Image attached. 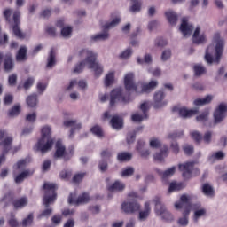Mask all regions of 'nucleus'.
Here are the masks:
<instances>
[{
    "label": "nucleus",
    "instance_id": "1",
    "mask_svg": "<svg viewBox=\"0 0 227 227\" xmlns=\"http://www.w3.org/2000/svg\"><path fill=\"white\" fill-rule=\"evenodd\" d=\"M79 56L80 58H85V59L74 67L73 70L74 74H81L84 70V66L87 65L88 68L93 70L95 77H100L102 75L104 67L97 62V53L83 49L79 52Z\"/></svg>",
    "mask_w": 227,
    "mask_h": 227
},
{
    "label": "nucleus",
    "instance_id": "2",
    "mask_svg": "<svg viewBox=\"0 0 227 227\" xmlns=\"http://www.w3.org/2000/svg\"><path fill=\"white\" fill-rule=\"evenodd\" d=\"M214 40L216 43L215 47L214 44L209 45L205 54V59L209 65L219 63L221 61V56H223V51H224V40L221 39L219 33L215 35Z\"/></svg>",
    "mask_w": 227,
    "mask_h": 227
},
{
    "label": "nucleus",
    "instance_id": "3",
    "mask_svg": "<svg viewBox=\"0 0 227 227\" xmlns=\"http://www.w3.org/2000/svg\"><path fill=\"white\" fill-rule=\"evenodd\" d=\"M41 138L38 140L37 144L35 146V152H41L43 153H47L49 150H52V146L54 145V139L51 137V129L49 126H44L41 131Z\"/></svg>",
    "mask_w": 227,
    "mask_h": 227
},
{
    "label": "nucleus",
    "instance_id": "4",
    "mask_svg": "<svg viewBox=\"0 0 227 227\" xmlns=\"http://www.w3.org/2000/svg\"><path fill=\"white\" fill-rule=\"evenodd\" d=\"M12 19L14 25L12 26V31L14 36L17 38H20V40H24L26 38V34L22 33L20 30V12L13 11L12 9H5L3 12V17L5 19V21L7 24H12Z\"/></svg>",
    "mask_w": 227,
    "mask_h": 227
},
{
    "label": "nucleus",
    "instance_id": "5",
    "mask_svg": "<svg viewBox=\"0 0 227 227\" xmlns=\"http://www.w3.org/2000/svg\"><path fill=\"white\" fill-rule=\"evenodd\" d=\"M192 200V197L191 195L183 194L180 197V201L176 202L175 204V208H176V210H180L182 208L184 210L183 212V217L178 220V224L181 226H187V224H189V215L191 214V208L192 207L191 204Z\"/></svg>",
    "mask_w": 227,
    "mask_h": 227
},
{
    "label": "nucleus",
    "instance_id": "6",
    "mask_svg": "<svg viewBox=\"0 0 227 227\" xmlns=\"http://www.w3.org/2000/svg\"><path fill=\"white\" fill-rule=\"evenodd\" d=\"M13 145V137L8 136L4 129H0V147L2 148V155L0 156V166L6 160V153L12 150Z\"/></svg>",
    "mask_w": 227,
    "mask_h": 227
},
{
    "label": "nucleus",
    "instance_id": "7",
    "mask_svg": "<svg viewBox=\"0 0 227 227\" xmlns=\"http://www.w3.org/2000/svg\"><path fill=\"white\" fill-rule=\"evenodd\" d=\"M43 189L45 191V195L43 197L44 207L49 208V205H51L58 196L56 193L58 185L54 183H44Z\"/></svg>",
    "mask_w": 227,
    "mask_h": 227
},
{
    "label": "nucleus",
    "instance_id": "8",
    "mask_svg": "<svg viewBox=\"0 0 227 227\" xmlns=\"http://www.w3.org/2000/svg\"><path fill=\"white\" fill-rule=\"evenodd\" d=\"M132 99L130 98V94H123V90L117 88L114 89L110 92V106H115L118 102H121L122 104H129Z\"/></svg>",
    "mask_w": 227,
    "mask_h": 227
},
{
    "label": "nucleus",
    "instance_id": "9",
    "mask_svg": "<svg viewBox=\"0 0 227 227\" xmlns=\"http://www.w3.org/2000/svg\"><path fill=\"white\" fill-rule=\"evenodd\" d=\"M74 157V150L67 152V147L63 145L61 140H58L55 144V153L53 154V159H63L65 162L70 160Z\"/></svg>",
    "mask_w": 227,
    "mask_h": 227
},
{
    "label": "nucleus",
    "instance_id": "10",
    "mask_svg": "<svg viewBox=\"0 0 227 227\" xmlns=\"http://www.w3.org/2000/svg\"><path fill=\"white\" fill-rule=\"evenodd\" d=\"M190 136L197 145H200L202 141H204L206 145L212 143V131H207L204 136L199 131H192L190 133Z\"/></svg>",
    "mask_w": 227,
    "mask_h": 227
},
{
    "label": "nucleus",
    "instance_id": "11",
    "mask_svg": "<svg viewBox=\"0 0 227 227\" xmlns=\"http://www.w3.org/2000/svg\"><path fill=\"white\" fill-rule=\"evenodd\" d=\"M155 214L157 215H161L162 219L167 223L173 221V215L166 210V207L162 205L160 200H156L155 202Z\"/></svg>",
    "mask_w": 227,
    "mask_h": 227
},
{
    "label": "nucleus",
    "instance_id": "12",
    "mask_svg": "<svg viewBox=\"0 0 227 227\" xmlns=\"http://www.w3.org/2000/svg\"><path fill=\"white\" fill-rule=\"evenodd\" d=\"M74 198L75 194L70 193L68 197L69 205H86V203H90V200H91L90 193L88 192L82 193L76 200Z\"/></svg>",
    "mask_w": 227,
    "mask_h": 227
},
{
    "label": "nucleus",
    "instance_id": "13",
    "mask_svg": "<svg viewBox=\"0 0 227 227\" xmlns=\"http://www.w3.org/2000/svg\"><path fill=\"white\" fill-rule=\"evenodd\" d=\"M121 209L125 214H134V212H139L141 206L136 200L125 201L121 204Z\"/></svg>",
    "mask_w": 227,
    "mask_h": 227
},
{
    "label": "nucleus",
    "instance_id": "14",
    "mask_svg": "<svg viewBox=\"0 0 227 227\" xmlns=\"http://www.w3.org/2000/svg\"><path fill=\"white\" fill-rule=\"evenodd\" d=\"M227 116V105L221 103L214 112L215 123H221Z\"/></svg>",
    "mask_w": 227,
    "mask_h": 227
},
{
    "label": "nucleus",
    "instance_id": "15",
    "mask_svg": "<svg viewBox=\"0 0 227 227\" xmlns=\"http://www.w3.org/2000/svg\"><path fill=\"white\" fill-rule=\"evenodd\" d=\"M164 98H166V93H164L162 90H160L154 94L153 103L154 109H160V107H165V106H168V100H164Z\"/></svg>",
    "mask_w": 227,
    "mask_h": 227
},
{
    "label": "nucleus",
    "instance_id": "16",
    "mask_svg": "<svg viewBox=\"0 0 227 227\" xmlns=\"http://www.w3.org/2000/svg\"><path fill=\"white\" fill-rule=\"evenodd\" d=\"M194 168V162H185L178 165V169L181 171L183 178L189 180L192 176V169Z\"/></svg>",
    "mask_w": 227,
    "mask_h": 227
},
{
    "label": "nucleus",
    "instance_id": "17",
    "mask_svg": "<svg viewBox=\"0 0 227 227\" xmlns=\"http://www.w3.org/2000/svg\"><path fill=\"white\" fill-rule=\"evenodd\" d=\"M124 86L126 91H134L137 93V84L134 82V74L128 73L124 77Z\"/></svg>",
    "mask_w": 227,
    "mask_h": 227
},
{
    "label": "nucleus",
    "instance_id": "18",
    "mask_svg": "<svg viewBox=\"0 0 227 227\" xmlns=\"http://www.w3.org/2000/svg\"><path fill=\"white\" fill-rule=\"evenodd\" d=\"M188 22H189V20H187V18H183L182 19V23H181V26H180V31L184 35V36L191 35L192 33V29H194L192 25H189Z\"/></svg>",
    "mask_w": 227,
    "mask_h": 227
},
{
    "label": "nucleus",
    "instance_id": "19",
    "mask_svg": "<svg viewBox=\"0 0 227 227\" xmlns=\"http://www.w3.org/2000/svg\"><path fill=\"white\" fill-rule=\"evenodd\" d=\"M173 113L178 111L179 116L182 118H191L194 114H198V110H187L185 107L178 108L176 106L173 107Z\"/></svg>",
    "mask_w": 227,
    "mask_h": 227
},
{
    "label": "nucleus",
    "instance_id": "20",
    "mask_svg": "<svg viewBox=\"0 0 227 227\" xmlns=\"http://www.w3.org/2000/svg\"><path fill=\"white\" fill-rule=\"evenodd\" d=\"M64 126L71 127L70 135H69L70 137H72V136H74L75 130H81V129L82 128V125L81 123L77 122V121H75V120L65 121Z\"/></svg>",
    "mask_w": 227,
    "mask_h": 227
},
{
    "label": "nucleus",
    "instance_id": "21",
    "mask_svg": "<svg viewBox=\"0 0 227 227\" xmlns=\"http://www.w3.org/2000/svg\"><path fill=\"white\" fill-rule=\"evenodd\" d=\"M27 203H28L27 197H21L19 199H15L12 202L14 210H21V208L27 207Z\"/></svg>",
    "mask_w": 227,
    "mask_h": 227
},
{
    "label": "nucleus",
    "instance_id": "22",
    "mask_svg": "<svg viewBox=\"0 0 227 227\" xmlns=\"http://www.w3.org/2000/svg\"><path fill=\"white\" fill-rule=\"evenodd\" d=\"M169 155V149L168 148V145H163V148L160 150V153H156L153 156L154 160H157L158 162H162L166 157Z\"/></svg>",
    "mask_w": 227,
    "mask_h": 227
},
{
    "label": "nucleus",
    "instance_id": "23",
    "mask_svg": "<svg viewBox=\"0 0 227 227\" xmlns=\"http://www.w3.org/2000/svg\"><path fill=\"white\" fill-rule=\"evenodd\" d=\"M33 171L27 169L14 176L15 184H22L26 178L32 176Z\"/></svg>",
    "mask_w": 227,
    "mask_h": 227
},
{
    "label": "nucleus",
    "instance_id": "24",
    "mask_svg": "<svg viewBox=\"0 0 227 227\" xmlns=\"http://www.w3.org/2000/svg\"><path fill=\"white\" fill-rule=\"evenodd\" d=\"M15 67L13 64V59H12V53H7L4 56V68L5 72H12V69Z\"/></svg>",
    "mask_w": 227,
    "mask_h": 227
},
{
    "label": "nucleus",
    "instance_id": "25",
    "mask_svg": "<svg viewBox=\"0 0 227 227\" xmlns=\"http://www.w3.org/2000/svg\"><path fill=\"white\" fill-rule=\"evenodd\" d=\"M110 125H112L113 129L121 130V129H123V119L118 115H114L110 121Z\"/></svg>",
    "mask_w": 227,
    "mask_h": 227
},
{
    "label": "nucleus",
    "instance_id": "26",
    "mask_svg": "<svg viewBox=\"0 0 227 227\" xmlns=\"http://www.w3.org/2000/svg\"><path fill=\"white\" fill-rule=\"evenodd\" d=\"M200 27H197L194 33H193V43H197L198 45H200V43H204L206 38H205V35H201L200 36Z\"/></svg>",
    "mask_w": 227,
    "mask_h": 227
},
{
    "label": "nucleus",
    "instance_id": "27",
    "mask_svg": "<svg viewBox=\"0 0 227 227\" xmlns=\"http://www.w3.org/2000/svg\"><path fill=\"white\" fill-rule=\"evenodd\" d=\"M26 59H27V48L21 46L16 54V61H26Z\"/></svg>",
    "mask_w": 227,
    "mask_h": 227
},
{
    "label": "nucleus",
    "instance_id": "28",
    "mask_svg": "<svg viewBox=\"0 0 227 227\" xmlns=\"http://www.w3.org/2000/svg\"><path fill=\"white\" fill-rule=\"evenodd\" d=\"M167 20H168L171 26H176V22L178 21V15L173 11H168L165 12Z\"/></svg>",
    "mask_w": 227,
    "mask_h": 227
},
{
    "label": "nucleus",
    "instance_id": "29",
    "mask_svg": "<svg viewBox=\"0 0 227 227\" xmlns=\"http://www.w3.org/2000/svg\"><path fill=\"white\" fill-rule=\"evenodd\" d=\"M125 189V184L120 182V181H115L112 185L108 187V191L110 192H114L116 191L117 192H120Z\"/></svg>",
    "mask_w": 227,
    "mask_h": 227
},
{
    "label": "nucleus",
    "instance_id": "30",
    "mask_svg": "<svg viewBox=\"0 0 227 227\" xmlns=\"http://www.w3.org/2000/svg\"><path fill=\"white\" fill-rule=\"evenodd\" d=\"M214 97L212 95H207L204 98H197L194 100V106H207L212 102Z\"/></svg>",
    "mask_w": 227,
    "mask_h": 227
},
{
    "label": "nucleus",
    "instance_id": "31",
    "mask_svg": "<svg viewBox=\"0 0 227 227\" xmlns=\"http://www.w3.org/2000/svg\"><path fill=\"white\" fill-rule=\"evenodd\" d=\"M143 146H145V141L138 140L137 145V150L139 152L141 157H148L150 155V150H143Z\"/></svg>",
    "mask_w": 227,
    "mask_h": 227
},
{
    "label": "nucleus",
    "instance_id": "32",
    "mask_svg": "<svg viewBox=\"0 0 227 227\" xmlns=\"http://www.w3.org/2000/svg\"><path fill=\"white\" fill-rule=\"evenodd\" d=\"M150 210H151L150 203L149 202H145V210L139 212L138 219L140 221H145L148 217V215H150Z\"/></svg>",
    "mask_w": 227,
    "mask_h": 227
},
{
    "label": "nucleus",
    "instance_id": "33",
    "mask_svg": "<svg viewBox=\"0 0 227 227\" xmlns=\"http://www.w3.org/2000/svg\"><path fill=\"white\" fill-rule=\"evenodd\" d=\"M27 104L28 107H36L38 104V95L31 94L27 98Z\"/></svg>",
    "mask_w": 227,
    "mask_h": 227
},
{
    "label": "nucleus",
    "instance_id": "34",
    "mask_svg": "<svg viewBox=\"0 0 227 227\" xmlns=\"http://www.w3.org/2000/svg\"><path fill=\"white\" fill-rule=\"evenodd\" d=\"M132 159V154L127 152L119 153L117 155V160L119 162H129Z\"/></svg>",
    "mask_w": 227,
    "mask_h": 227
},
{
    "label": "nucleus",
    "instance_id": "35",
    "mask_svg": "<svg viewBox=\"0 0 227 227\" xmlns=\"http://www.w3.org/2000/svg\"><path fill=\"white\" fill-rule=\"evenodd\" d=\"M56 65V52L54 49H51L48 57V63L46 65L47 68H52Z\"/></svg>",
    "mask_w": 227,
    "mask_h": 227
},
{
    "label": "nucleus",
    "instance_id": "36",
    "mask_svg": "<svg viewBox=\"0 0 227 227\" xmlns=\"http://www.w3.org/2000/svg\"><path fill=\"white\" fill-rule=\"evenodd\" d=\"M202 192L205 194V196H214L215 194V192H214V188L208 184V183H206L202 185Z\"/></svg>",
    "mask_w": 227,
    "mask_h": 227
},
{
    "label": "nucleus",
    "instance_id": "37",
    "mask_svg": "<svg viewBox=\"0 0 227 227\" xmlns=\"http://www.w3.org/2000/svg\"><path fill=\"white\" fill-rule=\"evenodd\" d=\"M176 171V167H172L170 168H168L165 171L158 170V173L159 175H160V176H162V178H168V176H173Z\"/></svg>",
    "mask_w": 227,
    "mask_h": 227
},
{
    "label": "nucleus",
    "instance_id": "38",
    "mask_svg": "<svg viewBox=\"0 0 227 227\" xmlns=\"http://www.w3.org/2000/svg\"><path fill=\"white\" fill-rule=\"evenodd\" d=\"M158 82L157 81H151L149 83L142 86V93H148L152 91L156 86Z\"/></svg>",
    "mask_w": 227,
    "mask_h": 227
},
{
    "label": "nucleus",
    "instance_id": "39",
    "mask_svg": "<svg viewBox=\"0 0 227 227\" xmlns=\"http://www.w3.org/2000/svg\"><path fill=\"white\" fill-rule=\"evenodd\" d=\"M184 183H171L169 184L168 192H173V191H182V189H184Z\"/></svg>",
    "mask_w": 227,
    "mask_h": 227
},
{
    "label": "nucleus",
    "instance_id": "40",
    "mask_svg": "<svg viewBox=\"0 0 227 227\" xmlns=\"http://www.w3.org/2000/svg\"><path fill=\"white\" fill-rule=\"evenodd\" d=\"M112 84H114V72L108 73L105 78V86L109 87Z\"/></svg>",
    "mask_w": 227,
    "mask_h": 227
},
{
    "label": "nucleus",
    "instance_id": "41",
    "mask_svg": "<svg viewBox=\"0 0 227 227\" xmlns=\"http://www.w3.org/2000/svg\"><path fill=\"white\" fill-rule=\"evenodd\" d=\"M90 132L94 134V136H97L98 137H104V131H102V128L98 125H95L90 129Z\"/></svg>",
    "mask_w": 227,
    "mask_h": 227
},
{
    "label": "nucleus",
    "instance_id": "42",
    "mask_svg": "<svg viewBox=\"0 0 227 227\" xmlns=\"http://www.w3.org/2000/svg\"><path fill=\"white\" fill-rule=\"evenodd\" d=\"M84 176H86V172L75 174L72 179L73 184H81L84 180Z\"/></svg>",
    "mask_w": 227,
    "mask_h": 227
},
{
    "label": "nucleus",
    "instance_id": "43",
    "mask_svg": "<svg viewBox=\"0 0 227 227\" xmlns=\"http://www.w3.org/2000/svg\"><path fill=\"white\" fill-rule=\"evenodd\" d=\"M10 227H19V221L15 217V214L11 213L10 218L7 221Z\"/></svg>",
    "mask_w": 227,
    "mask_h": 227
},
{
    "label": "nucleus",
    "instance_id": "44",
    "mask_svg": "<svg viewBox=\"0 0 227 227\" xmlns=\"http://www.w3.org/2000/svg\"><path fill=\"white\" fill-rule=\"evenodd\" d=\"M107 38H109V33L104 32V33L93 35L91 37V40H93L94 42H97L98 40H107Z\"/></svg>",
    "mask_w": 227,
    "mask_h": 227
},
{
    "label": "nucleus",
    "instance_id": "45",
    "mask_svg": "<svg viewBox=\"0 0 227 227\" xmlns=\"http://www.w3.org/2000/svg\"><path fill=\"white\" fill-rule=\"evenodd\" d=\"M120 18L114 19L110 23H106L103 26V29H110V27H114L120 24Z\"/></svg>",
    "mask_w": 227,
    "mask_h": 227
},
{
    "label": "nucleus",
    "instance_id": "46",
    "mask_svg": "<svg viewBox=\"0 0 227 227\" xmlns=\"http://www.w3.org/2000/svg\"><path fill=\"white\" fill-rule=\"evenodd\" d=\"M149 145L151 148H160V146H162V142L158 138L153 137L150 140Z\"/></svg>",
    "mask_w": 227,
    "mask_h": 227
},
{
    "label": "nucleus",
    "instance_id": "47",
    "mask_svg": "<svg viewBox=\"0 0 227 227\" xmlns=\"http://www.w3.org/2000/svg\"><path fill=\"white\" fill-rule=\"evenodd\" d=\"M20 114V106H14L8 113V116H19Z\"/></svg>",
    "mask_w": 227,
    "mask_h": 227
},
{
    "label": "nucleus",
    "instance_id": "48",
    "mask_svg": "<svg viewBox=\"0 0 227 227\" xmlns=\"http://www.w3.org/2000/svg\"><path fill=\"white\" fill-rule=\"evenodd\" d=\"M113 157V152L109 149L103 150L101 152V158L103 160H109Z\"/></svg>",
    "mask_w": 227,
    "mask_h": 227
},
{
    "label": "nucleus",
    "instance_id": "49",
    "mask_svg": "<svg viewBox=\"0 0 227 227\" xmlns=\"http://www.w3.org/2000/svg\"><path fill=\"white\" fill-rule=\"evenodd\" d=\"M52 214V208L46 207L41 214L37 215V219H43V217H49Z\"/></svg>",
    "mask_w": 227,
    "mask_h": 227
},
{
    "label": "nucleus",
    "instance_id": "50",
    "mask_svg": "<svg viewBox=\"0 0 227 227\" xmlns=\"http://www.w3.org/2000/svg\"><path fill=\"white\" fill-rule=\"evenodd\" d=\"M59 176L62 180H70V178H72V171L62 170L59 174Z\"/></svg>",
    "mask_w": 227,
    "mask_h": 227
},
{
    "label": "nucleus",
    "instance_id": "51",
    "mask_svg": "<svg viewBox=\"0 0 227 227\" xmlns=\"http://www.w3.org/2000/svg\"><path fill=\"white\" fill-rule=\"evenodd\" d=\"M195 75L200 76V75H203V73L205 72V67L201 66V65H196L193 67Z\"/></svg>",
    "mask_w": 227,
    "mask_h": 227
},
{
    "label": "nucleus",
    "instance_id": "52",
    "mask_svg": "<svg viewBox=\"0 0 227 227\" xmlns=\"http://www.w3.org/2000/svg\"><path fill=\"white\" fill-rule=\"evenodd\" d=\"M33 224V214H29L27 218L22 221L23 227L31 226Z\"/></svg>",
    "mask_w": 227,
    "mask_h": 227
},
{
    "label": "nucleus",
    "instance_id": "53",
    "mask_svg": "<svg viewBox=\"0 0 227 227\" xmlns=\"http://www.w3.org/2000/svg\"><path fill=\"white\" fill-rule=\"evenodd\" d=\"M72 35V27H63L61 29V35L64 38H67V36H70Z\"/></svg>",
    "mask_w": 227,
    "mask_h": 227
},
{
    "label": "nucleus",
    "instance_id": "54",
    "mask_svg": "<svg viewBox=\"0 0 227 227\" xmlns=\"http://www.w3.org/2000/svg\"><path fill=\"white\" fill-rule=\"evenodd\" d=\"M130 12H141V1L137 0L134 4L130 6Z\"/></svg>",
    "mask_w": 227,
    "mask_h": 227
},
{
    "label": "nucleus",
    "instance_id": "55",
    "mask_svg": "<svg viewBox=\"0 0 227 227\" xmlns=\"http://www.w3.org/2000/svg\"><path fill=\"white\" fill-rule=\"evenodd\" d=\"M137 61L139 63V65H143V63H152V55L145 54L144 59L137 58Z\"/></svg>",
    "mask_w": 227,
    "mask_h": 227
},
{
    "label": "nucleus",
    "instance_id": "56",
    "mask_svg": "<svg viewBox=\"0 0 227 227\" xmlns=\"http://www.w3.org/2000/svg\"><path fill=\"white\" fill-rule=\"evenodd\" d=\"M205 214H207V211L205 209H199L197 211L194 212V223H198V219H200V217H203V215H205Z\"/></svg>",
    "mask_w": 227,
    "mask_h": 227
},
{
    "label": "nucleus",
    "instance_id": "57",
    "mask_svg": "<svg viewBox=\"0 0 227 227\" xmlns=\"http://www.w3.org/2000/svg\"><path fill=\"white\" fill-rule=\"evenodd\" d=\"M131 175H134V168L128 167L122 170L121 176H131Z\"/></svg>",
    "mask_w": 227,
    "mask_h": 227
},
{
    "label": "nucleus",
    "instance_id": "58",
    "mask_svg": "<svg viewBox=\"0 0 227 227\" xmlns=\"http://www.w3.org/2000/svg\"><path fill=\"white\" fill-rule=\"evenodd\" d=\"M183 150H184L185 155H192L194 153V146H192L191 145H185L183 147Z\"/></svg>",
    "mask_w": 227,
    "mask_h": 227
},
{
    "label": "nucleus",
    "instance_id": "59",
    "mask_svg": "<svg viewBox=\"0 0 227 227\" xmlns=\"http://www.w3.org/2000/svg\"><path fill=\"white\" fill-rule=\"evenodd\" d=\"M33 84H35V78L29 77L25 81V82L23 84V88H24V90H29V88H31V86H33Z\"/></svg>",
    "mask_w": 227,
    "mask_h": 227
},
{
    "label": "nucleus",
    "instance_id": "60",
    "mask_svg": "<svg viewBox=\"0 0 227 227\" xmlns=\"http://www.w3.org/2000/svg\"><path fill=\"white\" fill-rule=\"evenodd\" d=\"M168 45V41L162 37H159L155 40L156 47H166Z\"/></svg>",
    "mask_w": 227,
    "mask_h": 227
},
{
    "label": "nucleus",
    "instance_id": "61",
    "mask_svg": "<svg viewBox=\"0 0 227 227\" xmlns=\"http://www.w3.org/2000/svg\"><path fill=\"white\" fill-rule=\"evenodd\" d=\"M9 86H15L17 84V74H12L8 78Z\"/></svg>",
    "mask_w": 227,
    "mask_h": 227
},
{
    "label": "nucleus",
    "instance_id": "62",
    "mask_svg": "<svg viewBox=\"0 0 227 227\" xmlns=\"http://www.w3.org/2000/svg\"><path fill=\"white\" fill-rule=\"evenodd\" d=\"M196 119L197 121H207L208 120V112H203Z\"/></svg>",
    "mask_w": 227,
    "mask_h": 227
},
{
    "label": "nucleus",
    "instance_id": "63",
    "mask_svg": "<svg viewBox=\"0 0 227 227\" xmlns=\"http://www.w3.org/2000/svg\"><path fill=\"white\" fill-rule=\"evenodd\" d=\"M45 32L47 35H49V36H51L52 38L56 36V27H47Z\"/></svg>",
    "mask_w": 227,
    "mask_h": 227
},
{
    "label": "nucleus",
    "instance_id": "64",
    "mask_svg": "<svg viewBox=\"0 0 227 227\" xmlns=\"http://www.w3.org/2000/svg\"><path fill=\"white\" fill-rule=\"evenodd\" d=\"M13 102V95L12 94H6L4 98V104L5 106H10Z\"/></svg>",
    "mask_w": 227,
    "mask_h": 227
}]
</instances>
